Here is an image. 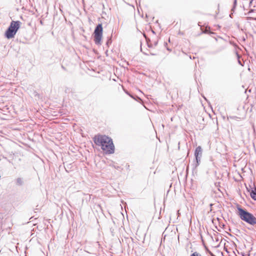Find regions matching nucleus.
Masks as SVG:
<instances>
[{"instance_id":"nucleus-15","label":"nucleus","mask_w":256,"mask_h":256,"mask_svg":"<svg viewBox=\"0 0 256 256\" xmlns=\"http://www.w3.org/2000/svg\"><path fill=\"white\" fill-rule=\"evenodd\" d=\"M254 9H250L247 14H249L250 13L254 12Z\"/></svg>"},{"instance_id":"nucleus-27","label":"nucleus","mask_w":256,"mask_h":256,"mask_svg":"<svg viewBox=\"0 0 256 256\" xmlns=\"http://www.w3.org/2000/svg\"><path fill=\"white\" fill-rule=\"evenodd\" d=\"M254 20H256V18H254Z\"/></svg>"},{"instance_id":"nucleus-16","label":"nucleus","mask_w":256,"mask_h":256,"mask_svg":"<svg viewBox=\"0 0 256 256\" xmlns=\"http://www.w3.org/2000/svg\"><path fill=\"white\" fill-rule=\"evenodd\" d=\"M158 44V41L157 40V41H156L154 42V46H156Z\"/></svg>"},{"instance_id":"nucleus-12","label":"nucleus","mask_w":256,"mask_h":256,"mask_svg":"<svg viewBox=\"0 0 256 256\" xmlns=\"http://www.w3.org/2000/svg\"><path fill=\"white\" fill-rule=\"evenodd\" d=\"M144 36L146 38V44H147V45H148V44H150V40L149 38H147L146 36V34H144Z\"/></svg>"},{"instance_id":"nucleus-28","label":"nucleus","mask_w":256,"mask_h":256,"mask_svg":"<svg viewBox=\"0 0 256 256\" xmlns=\"http://www.w3.org/2000/svg\"><path fill=\"white\" fill-rule=\"evenodd\" d=\"M254 0H252V1H253Z\"/></svg>"},{"instance_id":"nucleus-9","label":"nucleus","mask_w":256,"mask_h":256,"mask_svg":"<svg viewBox=\"0 0 256 256\" xmlns=\"http://www.w3.org/2000/svg\"><path fill=\"white\" fill-rule=\"evenodd\" d=\"M112 36H110L108 37V40H107L106 44V45L108 47H109L110 45L111 44L112 42Z\"/></svg>"},{"instance_id":"nucleus-17","label":"nucleus","mask_w":256,"mask_h":256,"mask_svg":"<svg viewBox=\"0 0 256 256\" xmlns=\"http://www.w3.org/2000/svg\"><path fill=\"white\" fill-rule=\"evenodd\" d=\"M148 48H152V44H150H150H148Z\"/></svg>"},{"instance_id":"nucleus-1","label":"nucleus","mask_w":256,"mask_h":256,"mask_svg":"<svg viewBox=\"0 0 256 256\" xmlns=\"http://www.w3.org/2000/svg\"><path fill=\"white\" fill-rule=\"evenodd\" d=\"M94 144L101 146V148L106 154H112L114 152V146L111 138L106 135L98 134L93 138Z\"/></svg>"},{"instance_id":"nucleus-19","label":"nucleus","mask_w":256,"mask_h":256,"mask_svg":"<svg viewBox=\"0 0 256 256\" xmlns=\"http://www.w3.org/2000/svg\"><path fill=\"white\" fill-rule=\"evenodd\" d=\"M238 64H239L240 65L242 66V64L241 62L240 61V60H238Z\"/></svg>"},{"instance_id":"nucleus-3","label":"nucleus","mask_w":256,"mask_h":256,"mask_svg":"<svg viewBox=\"0 0 256 256\" xmlns=\"http://www.w3.org/2000/svg\"><path fill=\"white\" fill-rule=\"evenodd\" d=\"M20 24L19 20H12L4 32V36L8 39L14 38L20 28Z\"/></svg>"},{"instance_id":"nucleus-14","label":"nucleus","mask_w":256,"mask_h":256,"mask_svg":"<svg viewBox=\"0 0 256 256\" xmlns=\"http://www.w3.org/2000/svg\"><path fill=\"white\" fill-rule=\"evenodd\" d=\"M247 20H254V18L248 16L246 18Z\"/></svg>"},{"instance_id":"nucleus-7","label":"nucleus","mask_w":256,"mask_h":256,"mask_svg":"<svg viewBox=\"0 0 256 256\" xmlns=\"http://www.w3.org/2000/svg\"><path fill=\"white\" fill-rule=\"evenodd\" d=\"M202 157H198V159H195L196 162L192 164V170L196 169V168L200 165Z\"/></svg>"},{"instance_id":"nucleus-25","label":"nucleus","mask_w":256,"mask_h":256,"mask_svg":"<svg viewBox=\"0 0 256 256\" xmlns=\"http://www.w3.org/2000/svg\"><path fill=\"white\" fill-rule=\"evenodd\" d=\"M252 0H250V4L252 3Z\"/></svg>"},{"instance_id":"nucleus-6","label":"nucleus","mask_w":256,"mask_h":256,"mask_svg":"<svg viewBox=\"0 0 256 256\" xmlns=\"http://www.w3.org/2000/svg\"><path fill=\"white\" fill-rule=\"evenodd\" d=\"M202 148L200 146H198L196 148L194 151L195 159H198V157L202 156Z\"/></svg>"},{"instance_id":"nucleus-20","label":"nucleus","mask_w":256,"mask_h":256,"mask_svg":"<svg viewBox=\"0 0 256 256\" xmlns=\"http://www.w3.org/2000/svg\"><path fill=\"white\" fill-rule=\"evenodd\" d=\"M242 40H243L244 42V41L246 40V38H245L244 37H243V38H242Z\"/></svg>"},{"instance_id":"nucleus-21","label":"nucleus","mask_w":256,"mask_h":256,"mask_svg":"<svg viewBox=\"0 0 256 256\" xmlns=\"http://www.w3.org/2000/svg\"><path fill=\"white\" fill-rule=\"evenodd\" d=\"M150 55H152V56H155V55H156V54H155L152 53V52H150Z\"/></svg>"},{"instance_id":"nucleus-23","label":"nucleus","mask_w":256,"mask_h":256,"mask_svg":"<svg viewBox=\"0 0 256 256\" xmlns=\"http://www.w3.org/2000/svg\"><path fill=\"white\" fill-rule=\"evenodd\" d=\"M108 50H106V56H108Z\"/></svg>"},{"instance_id":"nucleus-24","label":"nucleus","mask_w":256,"mask_h":256,"mask_svg":"<svg viewBox=\"0 0 256 256\" xmlns=\"http://www.w3.org/2000/svg\"><path fill=\"white\" fill-rule=\"evenodd\" d=\"M143 52V54H145V55H148V54H146V52Z\"/></svg>"},{"instance_id":"nucleus-8","label":"nucleus","mask_w":256,"mask_h":256,"mask_svg":"<svg viewBox=\"0 0 256 256\" xmlns=\"http://www.w3.org/2000/svg\"><path fill=\"white\" fill-rule=\"evenodd\" d=\"M16 184L18 186H22L24 184V181L22 178H18L16 180Z\"/></svg>"},{"instance_id":"nucleus-5","label":"nucleus","mask_w":256,"mask_h":256,"mask_svg":"<svg viewBox=\"0 0 256 256\" xmlns=\"http://www.w3.org/2000/svg\"><path fill=\"white\" fill-rule=\"evenodd\" d=\"M250 188L246 187V189L250 192L252 198L254 200H256V186H254L253 188H251L250 186Z\"/></svg>"},{"instance_id":"nucleus-2","label":"nucleus","mask_w":256,"mask_h":256,"mask_svg":"<svg viewBox=\"0 0 256 256\" xmlns=\"http://www.w3.org/2000/svg\"><path fill=\"white\" fill-rule=\"evenodd\" d=\"M236 208L238 211V214L242 220L256 227V218L252 214L248 212L239 204H237Z\"/></svg>"},{"instance_id":"nucleus-26","label":"nucleus","mask_w":256,"mask_h":256,"mask_svg":"<svg viewBox=\"0 0 256 256\" xmlns=\"http://www.w3.org/2000/svg\"><path fill=\"white\" fill-rule=\"evenodd\" d=\"M140 50H141V52H142V47L140 48Z\"/></svg>"},{"instance_id":"nucleus-11","label":"nucleus","mask_w":256,"mask_h":256,"mask_svg":"<svg viewBox=\"0 0 256 256\" xmlns=\"http://www.w3.org/2000/svg\"><path fill=\"white\" fill-rule=\"evenodd\" d=\"M190 256H202V254L200 253H199V252H195L192 253L190 255Z\"/></svg>"},{"instance_id":"nucleus-13","label":"nucleus","mask_w":256,"mask_h":256,"mask_svg":"<svg viewBox=\"0 0 256 256\" xmlns=\"http://www.w3.org/2000/svg\"><path fill=\"white\" fill-rule=\"evenodd\" d=\"M210 28H206V29L204 30H202V32L204 34H208L209 32Z\"/></svg>"},{"instance_id":"nucleus-4","label":"nucleus","mask_w":256,"mask_h":256,"mask_svg":"<svg viewBox=\"0 0 256 256\" xmlns=\"http://www.w3.org/2000/svg\"><path fill=\"white\" fill-rule=\"evenodd\" d=\"M103 28L102 24H98L94 32V40L96 45H100L102 36Z\"/></svg>"},{"instance_id":"nucleus-18","label":"nucleus","mask_w":256,"mask_h":256,"mask_svg":"<svg viewBox=\"0 0 256 256\" xmlns=\"http://www.w3.org/2000/svg\"><path fill=\"white\" fill-rule=\"evenodd\" d=\"M113 166L115 168H116V169H118L120 167L119 166Z\"/></svg>"},{"instance_id":"nucleus-10","label":"nucleus","mask_w":256,"mask_h":256,"mask_svg":"<svg viewBox=\"0 0 256 256\" xmlns=\"http://www.w3.org/2000/svg\"><path fill=\"white\" fill-rule=\"evenodd\" d=\"M236 4H237L236 0H234L233 6H232V10H231L232 11H233V12L234 11V9L236 8Z\"/></svg>"},{"instance_id":"nucleus-22","label":"nucleus","mask_w":256,"mask_h":256,"mask_svg":"<svg viewBox=\"0 0 256 256\" xmlns=\"http://www.w3.org/2000/svg\"><path fill=\"white\" fill-rule=\"evenodd\" d=\"M198 26H200V28H202V26H201V25L200 24V22L198 23Z\"/></svg>"}]
</instances>
